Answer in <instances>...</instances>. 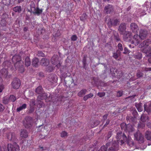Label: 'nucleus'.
Returning <instances> with one entry per match:
<instances>
[{
    "instance_id": "obj_1",
    "label": "nucleus",
    "mask_w": 151,
    "mask_h": 151,
    "mask_svg": "<svg viewBox=\"0 0 151 151\" xmlns=\"http://www.w3.org/2000/svg\"><path fill=\"white\" fill-rule=\"evenodd\" d=\"M13 62L14 63V66L15 68H20L19 71L20 72L22 73L24 71L23 68V62L21 60V57L19 55H15L12 58Z\"/></svg>"
},
{
    "instance_id": "obj_2",
    "label": "nucleus",
    "mask_w": 151,
    "mask_h": 151,
    "mask_svg": "<svg viewBox=\"0 0 151 151\" xmlns=\"http://www.w3.org/2000/svg\"><path fill=\"white\" fill-rule=\"evenodd\" d=\"M116 139L119 144L122 145L127 140V138L124 133L120 132H118L116 136Z\"/></svg>"
},
{
    "instance_id": "obj_3",
    "label": "nucleus",
    "mask_w": 151,
    "mask_h": 151,
    "mask_svg": "<svg viewBox=\"0 0 151 151\" xmlns=\"http://www.w3.org/2000/svg\"><path fill=\"white\" fill-rule=\"evenodd\" d=\"M126 24L125 23H122L119 26L118 30L121 34L123 35L126 38H128L131 35V32L126 31Z\"/></svg>"
},
{
    "instance_id": "obj_4",
    "label": "nucleus",
    "mask_w": 151,
    "mask_h": 151,
    "mask_svg": "<svg viewBox=\"0 0 151 151\" xmlns=\"http://www.w3.org/2000/svg\"><path fill=\"white\" fill-rule=\"evenodd\" d=\"M41 97V99H46V101H48L54 102L56 101H62V99H60V98H62V96L58 97V96L56 95V96L55 97L49 96V97H47V95L45 93H43Z\"/></svg>"
},
{
    "instance_id": "obj_5",
    "label": "nucleus",
    "mask_w": 151,
    "mask_h": 151,
    "mask_svg": "<svg viewBox=\"0 0 151 151\" xmlns=\"http://www.w3.org/2000/svg\"><path fill=\"white\" fill-rule=\"evenodd\" d=\"M19 150L18 145L16 143H14L12 145L9 144L7 146V149L4 150V151H17Z\"/></svg>"
},
{
    "instance_id": "obj_6",
    "label": "nucleus",
    "mask_w": 151,
    "mask_h": 151,
    "mask_svg": "<svg viewBox=\"0 0 151 151\" xmlns=\"http://www.w3.org/2000/svg\"><path fill=\"white\" fill-rule=\"evenodd\" d=\"M110 72L112 74L113 76L116 77L117 78H120L122 76V71L119 70H116L112 68L110 69Z\"/></svg>"
},
{
    "instance_id": "obj_7",
    "label": "nucleus",
    "mask_w": 151,
    "mask_h": 151,
    "mask_svg": "<svg viewBox=\"0 0 151 151\" xmlns=\"http://www.w3.org/2000/svg\"><path fill=\"white\" fill-rule=\"evenodd\" d=\"M58 57L57 55H54L52 58L51 61L52 64L58 68H59L61 66L60 63L58 60Z\"/></svg>"
},
{
    "instance_id": "obj_8",
    "label": "nucleus",
    "mask_w": 151,
    "mask_h": 151,
    "mask_svg": "<svg viewBox=\"0 0 151 151\" xmlns=\"http://www.w3.org/2000/svg\"><path fill=\"white\" fill-rule=\"evenodd\" d=\"M21 83L19 80L17 78H14L12 83V87L15 89H17L20 86Z\"/></svg>"
},
{
    "instance_id": "obj_9",
    "label": "nucleus",
    "mask_w": 151,
    "mask_h": 151,
    "mask_svg": "<svg viewBox=\"0 0 151 151\" xmlns=\"http://www.w3.org/2000/svg\"><path fill=\"white\" fill-rule=\"evenodd\" d=\"M148 34V32L147 30L144 29H141L139 31V35L140 38L142 40L145 39Z\"/></svg>"
},
{
    "instance_id": "obj_10",
    "label": "nucleus",
    "mask_w": 151,
    "mask_h": 151,
    "mask_svg": "<svg viewBox=\"0 0 151 151\" xmlns=\"http://www.w3.org/2000/svg\"><path fill=\"white\" fill-rule=\"evenodd\" d=\"M134 136L135 138L139 142L143 143L144 142V137L140 132H138L134 134Z\"/></svg>"
},
{
    "instance_id": "obj_11",
    "label": "nucleus",
    "mask_w": 151,
    "mask_h": 151,
    "mask_svg": "<svg viewBox=\"0 0 151 151\" xmlns=\"http://www.w3.org/2000/svg\"><path fill=\"white\" fill-rule=\"evenodd\" d=\"M24 122L25 127L27 128H28L31 126L33 121L31 117H27L25 118V121Z\"/></svg>"
},
{
    "instance_id": "obj_12",
    "label": "nucleus",
    "mask_w": 151,
    "mask_h": 151,
    "mask_svg": "<svg viewBox=\"0 0 151 151\" xmlns=\"http://www.w3.org/2000/svg\"><path fill=\"white\" fill-rule=\"evenodd\" d=\"M141 39H140L139 35H134L132 40V42L135 45H138L141 42Z\"/></svg>"
},
{
    "instance_id": "obj_13",
    "label": "nucleus",
    "mask_w": 151,
    "mask_h": 151,
    "mask_svg": "<svg viewBox=\"0 0 151 151\" xmlns=\"http://www.w3.org/2000/svg\"><path fill=\"white\" fill-rule=\"evenodd\" d=\"M31 11L33 14L39 15L42 13V9H40L38 7L36 9L35 7H32L31 8Z\"/></svg>"
},
{
    "instance_id": "obj_14",
    "label": "nucleus",
    "mask_w": 151,
    "mask_h": 151,
    "mask_svg": "<svg viewBox=\"0 0 151 151\" xmlns=\"http://www.w3.org/2000/svg\"><path fill=\"white\" fill-rule=\"evenodd\" d=\"M104 10L107 14H110L113 11V8L111 5L108 4L105 6Z\"/></svg>"
},
{
    "instance_id": "obj_15",
    "label": "nucleus",
    "mask_w": 151,
    "mask_h": 151,
    "mask_svg": "<svg viewBox=\"0 0 151 151\" xmlns=\"http://www.w3.org/2000/svg\"><path fill=\"white\" fill-rule=\"evenodd\" d=\"M144 107L145 111L149 114L151 112V102L145 104Z\"/></svg>"
},
{
    "instance_id": "obj_16",
    "label": "nucleus",
    "mask_w": 151,
    "mask_h": 151,
    "mask_svg": "<svg viewBox=\"0 0 151 151\" xmlns=\"http://www.w3.org/2000/svg\"><path fill=\"white\" fill-rule=\"evenodd\" d=\"M130 27L132 32L134 33H136L138 29L137 25L134 23H132L131 24Z\"/></svg>"
},
{
    "instance_id": "obj_17",
    "label": "nucleus",
    "mask_w": 151,
    "mask_h": 151,
    "mask_svg": "<svg viewBox=\"0 0 151 151\" xmlns=\"http://www.w3.org/2000/svg\"><path fill=\"white\" fill-rule=\"evenodd\" d=\"M49 63V60L46 58H42L40 62V64L43 66L48 65Z\"/></svg>"
},
{
    "instance_id": "obj_18",
    "label": "nucleus",
    "mask_w": 151,
    "mask_h": 151,
    "mask_svg": "<svg viewBox=\"0 0 151 151\" xmlns=\"http://www.w3.org/2000/svg\"><path fill=\"white\" fill-rule=\"evenodd\" d=\"M134 129L132 126L130 124H128L127 125V127L126 131L128 132V133L130 135L133 134V132Z\"/></svg>"
},
{
    "instance_id": "obj_19",
    "label": "nucleus",
    "mask_w": 151,
    "mask_h": 151,
    "mask_svg": "<svg viewBox=\"0 0 151 151\" xmlns=\"http://www.w3.org/2000/svg\"><path fill=\"white\" fill-rule=\"evenodd\" d=\"M151 44V40L147 39L144 41L142 44V46L143 47L147 46Z\"/></svg>"
},
{
    "instance_id": "obj_20",
    "label": "nucleus",
    "mask_w": 151,
    "mask_h": 151,
    "mask_svg": "<svg viewBox=\"0 0 151 151\" xmlns=\"http://www.w3.org/2000/svg\"><path fill=\"white\" fill-rule=\"evenodd\" d=\"M39 60L37 58H34L33 59L32 65L34 67H37L38 66Z\"/></svg>"
},
{
    "instance_id": "obj_21",
    "label": "nucleus",
    "mask_w": 151,
    "mask_h": 151,
    "mask_svg": "<svg viewBox=\"0 0 151 151\" xmlns=\"http://www.w3.org/2000/svg\"><path fill=\"white\" fill-rule=\"evenodd\" d=\"M135 106L139 112H141L143 110L142 104L141 103H136Z\"/></svg>"
},
{
    "instance_id": "obj_22",
    "label": "nucleus",
    "mask_w": 151,
    "mask_h": 151,
    "mask_svg": "<svg viewBox=\"0 0 151 151\" xmlns=\"http://www.w3.org/2000/svg\"><path fill=\"white\" fill-rule=\"evenodd\" d=\"M148 118H149L147 115L143 114L141 116V120L142 122L145 123V122L148 121Z\"/></svg>"
},
{
    "instance_id": "obj_23",
    "label": "nucleus",
    "mask_w": 151,
    "mask_h": 151,
    "mask_svg": "<svg viewBox=\"0 0 151 151\" xmlns=\"http://www.w3.org/2000/svg\"><path fill=\"white\" fill-rule=\"evenodd\" d=\"M10 0H1V6L2 7L4 5H9L10 3Z\"/></svg>"
},
{
    "instance_id": "obj_24",
    "label": "nucleus",
    "mask_w": 151,
    "mask_h": 151,
    "mask_svg": "<svg viewBox=\"0 0 151 151\" xmlns=\"http://www.w3.org/2000/svg\"><path fill=\"white\" fill-rule=\"evenodd\" d=\"M87 92V90L86 89L81 90L78 94V95L79 97H82L86 94Z\"/></svg>"
},
{
    "instance_id": "obj_25",
    "label": "nucleus",
    "mask_w": 151,
    "mask_h": 151,
    "mask_svg": "<svg viewBox=\"0 0 151 151\" xmlns=\"http://www.w3.org/2000/svg\"><path fill=\"white\" fill-rule=\"evenodd\" d=\"M126 141H127V144L129 146L132 147L133 146L134 143L131 138L129 136L128 137V139H127V140Z\"/></svg>"
},
{
    "instance_id": "obj_26",
    "label": "nucleus",
    "mask_w": 151,
    "mask_h": 151,
    "mask_svg": "<svg viewBox=\"0 0 151 151\" xmlns=\"http://www.w3.org/2000/svg\"><path fill=\"white\" fill-rule=\"evenodd\" d=\"M109 143H107L105 146H103L101 147L99 151H107L108 147L109 145Z\"/></svg>"
},
{
    "instance_id": "obj_27",
    "label": "nucleus",
    "mask_w": 151,
    "mask_h": 151,
    "mask_svg": "<svg viewBox=\"0 0 151 151\" xmlns=\"http://www.w3.org/2000/svg\"><path fill=\"white\" fill-rule=\"evenodd\" d=\"M20 135L21 137H28L27 132L26 130H23L21 131Z\"/></svg>"
},
{
    "instance_id": "obj_28",
    "label": "nucleus",
    "mask_w": 151,
    "mask_h": 151,
    "mask_svg": "<svg viewBox=\"0 0 151 151\" xmlns=\"http://www.w3.org/2000/svg\"><path fill=\"white\" fill-rule=\"evenodd\" d=\"M119 21L117 19L114 20L113 22H112L111 20H110L108 23V24L109 26L110 25L116 26L117 24H119Z\"/></svg>"
},
{
    "instance_id": "obj_29",
    "label": "nucleus",
    "mask_w": 151,
    "mask_h": 151,
    "mask_svg": "<svg viewBox=\"0 0 151 151\" xmlns=\"http://www.w3.org/2000/svg\"><path fill=\"white\" fill-rule=\"evenodd\" d=\"M0 73L6 77L8 75V71L6 69H3L0 71Z\"/></svg>"
},
{
    "instance_id": "obj_30",
    "label": "nucleus",
    "mask_w": 151,
    "mask_h": 151,
    "mask_svg": "<svg viewBox=\"0 0 151 151\" xmlns=\"http://www.w3.org/2000/svg\"><path fill=\"white\" fill-rule=\"evenodd\" d=\"M145 137L148 140H151V132L147 131L145 133Z\"/></svg>"
},
{
    "instance_id": "obj_31",
    "label": "nucleus",
    "mask_w": 151,
    "mask_h": 151,
    "mask_svg": "<svg viewBox=\"0 0 151 151\" xmlns=\"http://www.w3.org/2000/svg\"><path fill=\"white\" fill-rule=\"evenodd\" d=\"M31 62L29 58L27 57L25 60V65L26 66L28 67L30 65Z\"/></svg>"
},
{
    "instance_id": "obj_32",
    "label": "nucleus",
    "mask_w": 151,
    "mask_h": 151,
    "mask_svg": "<svg viewBox=\"0 0 151 151\" xmlns=\"http://www.w3.org/2000/svg\"><path fill=\"white\" fill-rule=\"evenodd\" d=\"M27 105L26 104H24L22 106H20L19 108H18L17 110V111H19L24 109L26 108Z\"/></svg>"
},
{
    "instance_id": "obj_33",
    "label": "nucleus",
    "mask_w": 151,
    "mask_h": 151,
    "mask_svg": "<svg viewBox=\"0 0 151 151\" xmlns=\"http://www.w3.org/2000/svg\"><path fill=\"white\" fill-rule=\"evenodd\" d=\"M42 88L41 86H39L36 89L35 92L37 94H40L42 93Z\"/></svg>"
},
{
    "instance_id": "obj_34",
    "label": "nucleus",
    "mask_w": 151,
    "mask_h": 151,
    "mask_svg": "<svg viewBox=\"0 0 151 151\" xmlns=\"http://www.w3.org/2000/svg\"><path fill=\"white\" fill-rule=\"evenodd\" d=\"M14 11L16 12H20L21 11V6H17L13 8Z\"/></svg>"
},
{
    "instance_id": "obj_35",
    "label": "nucleus",
    "mask_w": 151,
    "mask_h": 151,
    "mask_svg": "<svg viewBox=\"0 0 151 151\" xmlns=\"http://www.w3.org/2000/svg\"><path fill=\"white\" fill-rule=\"evenodd\" d=\"M120 55V52L118 51L113 53V56L115 59H117Z\"/></svg>"
},
{
    "instance_id": "obj_36",
    "label": "nucleus",
    "mask_w": 151,
    "mask_h": 151,
    "mask_svg": "<svg viewBox=\"0 0 151 151\" xmlns=\"http://www.w3.org/2000/svg\"><path fill=\"white\" fill-rule=\"evenodd\" d=\"M114 147V148H113V147H111L109 149V151H116L117 150V147L118 146V145L117 144H116L115 146L114 145H113Z\"/></svg>"
},
{
    "instance_id": "obj_37",
    "label": "nucleus",
    "mask_w": 151,
    "mask_h": 151,
    "mask_svg": "<svg viewBox=\"0 0 151 151\" xmlns=\"http://www.w3.org/2000/svg\"><path fill=\"white\" fill-rule=\"evenodd\" d=\"M121 128L122 130H123L125 131L126 130L127 125H126V124L125 123H122L121 125Z\"/></svg>"
},
{
    "instance_id": "obj_38",
    "label": "nucleus",
    "mask_w": 151,
    "mask_h": 151,
    "mask_svg": "<svg viewBox=\"0 0 151 151\" xmlns=\"http://www.w3.org/2000/svg\"><path fill=\"white\" fill-rule=\"evenodd\" d=\"M16 99L15 96L13 95H11L9 98V101H10L14 102Z\"/></svg>"
},
{
    "instance_id": "obj_39",
    "label": "nucleus",
    "mask_w": 151,
    "mask_h": 151,
    "mask_svg": "<svg viewBox=\"0 0 151 151\" xmlns=\"http://www.w3.org/2000/svg\"><path fill=\"white\" fill-rule=\"evenodd\" d=\"M143 74L139 70H138L137 73V76L138 78H139L142 76Z\"/></svg>"
},
{
    "instance_id": "obj_40",
    "label": "nucleus",
    "mask_w": 151,
    "mask_h": 151,
    "mask_svg": "<svg viewBox=\"0 0 151 151\" xmlns=\"http://www.w3.org/2000/svg\"><path fill=\"white\" fill-rule=\"evenodd\" d=\"M147 50L146 49H144L143 50L144 52L146 54L147 53L150 54L151 53L150 48L149 47L147 48Z\"/></svg>"
},
{
    "instance_id": "obj_41",
    "label": "nucleus",
    "mask_w": 151,
    "mask_h": 151,
    "mask_svg": "<svg viewBox=\"0 0 151 151\" xmlns=\"http://www.w3.org/2000/svg\"><path fill=\"white\" fill-rule=\"evenodd\" d=\"M145 126V123L140 122L138 124V127L139 128H143Z\"/></svg>"
},
{
    "instance_id": "obj_42",
    "label": "nucleus",
    "mask_w": 151,
    "mask_h": 151,
    "mask_svg": "<svg viewBox=\"0 0 151 151\" xmlns=\"http://www.w3.org/2000/svg\"><path fill=\"white\" fill-rule=\"evenodd\" d=\"M67 133L65 131H63L61 133V136L62 137H65L67 136Z\"/></svg>"
},
{
    "instance_id": "obj_43",
    "label": "nucleus",
    "mask_w": 151,
    "mask_h": 151,
    "mask_svg": "<svg viewBox=\"0 0 151 151\" xmlns=\"http://www.w3.org/2000/svg\"><path fill=\"white\" fill-rule=\"evenodd\" d=\"M6 21L5 19H2L0 22L1 24L3 26L5 25L6 23Z\"/></svg>"
},
{
    "instance_id": "obj_44",
    "label": "nucleus",
    "mask_w": 151,
    "mask_h": 151,
    "mask_svg": "<svg viewBox=\"0 0 151 151\" xmlns=\"http://www.w3.org/2000/svg\"><path fill=\"white\" fill-rule=\"evenodd\" d=\"M105 95V93L104 92H99L97 93V95L100 97L104 96Z\"/></svg>"
},
{
    "instance_id": "obj_45",
    "label": "nucleus",
    "mask_w": 151,
    "mask_h": 151,
    "mask_svg": "<svg viewBox=\"0 0 151 151\" xmlns=\"http://www.w3.org/2000/svg\"><path fill=\"white\" fill-rule=\"evenodd\" d=\"M117 46H118V49L119 50L121 51H122L123 50V48L122 45L121 43H119Z\"/></svg>"
},
{
    "instance_id": "obj_46",
    "label": "nucleus",
    "mask_w": 151,
    "mask_h": 151,
    "mask_svg": "<svg viewBox=\"0 0 151 151\" xmlns=\"http://www.w3.org/2000/svg\"><path fill=\"white\" fill-rule=\"evenodd\" d=\"M9 99L8 100L7 98H4L3 99V102L4 104H7L9 102Z\"/></svg>"
},
{
    "instance_id": "obj_47",
    "label": "nucleus",
    "mask_w": 151,
    "mask_h": 151,
    "mask_svg": "<svg viewBox=\"0 0 151 151\" xmlns=\"http://www.w3.org/2000/svg\"><path fill=\"white\" fill-rule=\"evenodd\" d=\"M77 38V37L76 36V35H73L71 39L73 41H75L76 40Z\"/></svg>"
},
{
    "instance_id": "obj_48",
    "label": "nucleus",
    "mask_w": 151,
    "mask_h": 151,
    "mask_svg": "<svg viewBox=\"0 0 151 151\" xmlns=\"http://www.w3.org/2000/svg\"><path fill=\"white\" fill-rule=\"evenodd\" d=\"M142 57V54L140 53H139L137 55H136L135 56L136 58L139 59H141Z\"/></svg>"
},
{
    "instance_id": "obj_49",
    "label": "nucleus",
    "mask_w": 151,
    "mask_h": 151,
    "mask_svg": "<svg viewBox=\"0 0 151 151\" xmlns=\"http://www.w3.org/2000/svg\"><path fill=\"white\" fill-rule=\"evenodd\" d=\"M122 95V92L121 91H119L117 93V97H120Z\"/></svg>"
},
{
    "instance_id": "obj_50",
    "label": "nucleus",
    "mask_w": 151,
    "mask_h": 151,
    "mask_svg": "<svg viewBox=\"0 0 151 151\" xmlns=\"http://www.w3.org/2000/svg\"><path fill=\"white\" fill-rule=\"evenodd\" d=\"M86 16V15L85 14H83L82 17H80V19L81 20L83 21V20Z\"/></svg>"
},
{
    "instance_id": "obj_51",
    "label": "nucleus",
    "mask_w": 151,
    "mask_h": 151,
    "mask_svg": "<svg viewBox=\"0 0 151 151\" xmlns=\"http://www.w3.org/2000/svg\"><path fill=\"white\" fill-rule=\"evenodd\" d=\"M4 109V106L0 104V112L2 111Z\"/></svg>"
},
{
    "instance_id": "obj_52",
    "label": "nucleus",
    "mask_w": 151,
    "mask_h": 151,
    "mask_svg": "<svg viewBox=\"0 0 151 151\" xmlns=\"http://www.w3.org/2000/svg\"><path fill=\"white\" fill-rule=\"evenodd\" d=\"M4 88V86L3 85H0V92H2Z\"/></svg>"
},
{
    "instance_id": "obj_53",
    "label": "nucleus",
    "mask_w": 151,
    "mask_h": 151,
    "mask_svg": "<svg viewBox=\"0 0 151 151\" xmlns=\"http://www.w3.org/2000/svg\"><path fill=\"white\" fill-rule=\"evenodd\" d=\"M38 106L40 108L42 107L43 106V103L41 101H40Z\"/></svg>"
},
{
    "instance_id": "obj_54",
    "label": "nucleus",
    "mask_w": 151,
    "mask_h": 151,
    "mask_svg": "<svg viewBox=\"0 0 151 151\" xmlns=\"http://www.w3.org/2000/svg\"><path fill=\"white\" fill-rule=\"evenodd\" d=\"M38 55L41 56H43L44 54L41 51H38Z\"/></svg>"
},
{
    "instance_id": "obj_55",
    "label": "nucleus",
    "mask_w": 151,
    "mask_h": 151,
    "mask_svg": "<svg viewBox=\"0 0 151 151\" xmlns=\"http://www.w3.org/2000/svg\"><path fill=\"white\" fill-rule=\"evenodd\" d=\"M111 134H112V133H111V132H108V133L107 136V137L108 139L109 138H110V137H111Z\"/></svg>"
},
{
    "instance_id": "obj_56",
    "label": "nucleus",
    "mask_w": 151,
    "mask_h": 151,
    "mask_svg": "<svg viewBox=\"0 0 151 151\" xmlns=\"http://www.w3.org/2000/svg\"><path fill=\"white\" fill-rule=\"evenodd\" d=\"M108 116V114H106L104 115L103 116V119L104 120H106L107 119V118Z\"/></svg>"
},
{
    "instance_id": "obj_57",
    "label": "nucleus",
    "mask_w": 151,
    "mask_h": 151,
    "mask_svg": "<svg viewBox=\"0 0 151 151\" xmlns=\"http://www.w3.org/2000/svg\"><path fill=\"white\" fill-rule=\"evenodd\" d=\"M128 50L127 49V48L125 47L124 48V52L123 53L124 54H126L128 52Z\"/></svg>"
},
{
    "instance_id": "obj_58",
    "label": "nucleus",
    "mask_w": 151,
    "mask_h": 151,
    "mask_svg": "<svg viewBox=\"0 0 151 151\" xmlns=\"http://www.w3.org/2000/svg\"><path fill=\"white\" fill-rule=\"evenodd\" d=\"M88 98H91L93 96V94L91 93H90L89 94L86 95Z\"/></svg>"
},
{
    "instance_id": "obj_59",
    "label": "nucleus",
    "mask_w": 151,
    "mask_h": 151,
    "mask_svg": "<svg viewBox=\"0 0 151 151\" xmlns=\"http://www.w3.org/2000/svg\"><path fill=\"white\" fill-rule=\"evenodd\" d=\"M99 123V122L98 121H96V122H95L93 123L94 124V125L93 127H95L97 125H98Z\"/></svg>"
},
{
    "instance_id": "obj_60",
    "label": "nucleus",
    "mask_w": 151,
    "mask_h": 151,
    "mask_svg": "<svg viewBox=\"0 0 151 151\" xmlns=\"http://www.w3.org/2000/svg\"><path fill=\"white\" fill-rule=\"evenodd\" d=\"M88 99V97L87 95H86V96H84L83 97V100L84 101L87 100Z\"/></svg>"
},
{
    "instance_id": "obj_61",
    "label": "nucleus",
    "mask_w": 151,
    "mask_h": 151,
    "mask_svg": "<svg viewBox=\"0 0 151 151\" xmlns=\"http://www.w3.org/2000/svg\"><path fill=\"white\" fill-rule=\"evenodd\" d=\"M109 122H110V121L108 119L107 120L106 123V124L104 125V126H106L109 123Z\"/></svg>"
},
{
    "instance_id": "obj_62",
    "label": "nucleus",
    "mask_w": 151,
    "mask_h": 151,
    "mask_svg": "<svg viewBox=\"0 0 151 151\" xmlns=\"http://www.w3.org/2000/svg\"><path fill=\"white\" fill-rule=\"evenodd\" d=\"M145 71H150L151 70V68H146L145 70Z\"/></svg>"
},
{
    "instance_id": "obj_63",
    "label": "nucleus",
    "mask_w": 151,
    "mask_h": 151,
    "mask_svg": "<svg viewBox=\"0 0 151 151\" xmlns=\"http://www.w3.org/2000/svg\"><path fill=\"white\" fill-rule=\"evenodd\" d=\"M86 62V60L85 59L83 61V66H84V68H85V66L86 65V64H85Z\"/></svg>"
},
{
    "instance_id": "obj_64",
    "label": "nucleus",
    "mask_w": 151,
    "mask_h": 151,
    "mask_svg": "<svg viewBox=\"0 0 151 151\" xmlns=\"http://www.w3.org/2000/svg\"><path fill=\"white\" fill-rule=\"evenodd\" d=\"M148 61L151 64V57L148 59Z\"/></svg>"
}]
</instances>
